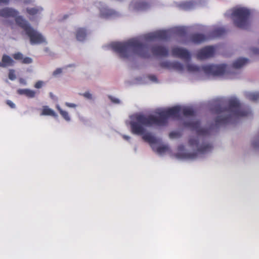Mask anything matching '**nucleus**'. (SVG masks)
Instances as JSON below:
<instances>
[{
	"instance_id": "obj_21",
	"label": "nucleus",
	"mask_w": 259,
	"mask_h": 259,
	"mask_svg": "<svg viewBox=\"0 0 259 259\" xmlns=\"http://www.w3.org/2000/svg\"><path fill=\"white\" fill-rule=\"evenodd\" d=\"M181 112L185 116H194L195 115V111L190 107H184L181 109Z\"/></svg>"
},
{
	"instance_id": "obj_37",
	"label": "nucleus",
	"mask_w": 259,
	"mask_h": 259,
	"mask_svg": "<svg viewBox=\"0 0 259 259\" xmlns=\"http://www.w3.org/2000/svg\"><path fill=\"white\" fill-rule=\"evenodd\" d=\"M197 156V154L195 153H187V157L190 159H194L196 158Z\"/></svg>"
},
{
	"instance_id": "obj_12",
	"label": "nucleus",
	"mask_w": 259,
	"mask_h": 259,
	"mask_svg": "<svg viewBox=\"0 0 259 259\" xmlns=\"http://www.w3.org/2000/svg\"><path fill=\"white\" fill-rule=\"evenodd\" d=\"M172 55L174 57H178L185 60H190V54L186 49L179 47H175L172 49Z\"/></svg>"
},
{
	"instance_id": "obj_41",
	"label": "nucleus",
	"mask_w": 259,
	"mask_h": 259,
	"mask_svg": "<svg viewBox=\"0 0 259 259\" xmlns=\"http://www.w3.org/2000/svg\"><path fill=\"white\" fill-rule=\"evenodd\" d=\"M66 105L67 107H73V108H74V107H75L76 106V105L75 104L70 103H66Z\"/></svg>"
},
{
	"instance_id": "obj_44",
	"label": "nucleus",
	"mask_w": 259,
	"mask_h": 259,
	"mask_svg": "<svg viewBox=\"0 0 259 259\" xmlns=\"http://www.w3.org/2000/svg\"><path fill=\"white\" fill-rule=\"evenodd\" d=\"M252 51L254 54H259V49H258L253 48V49H252Z\"/></svg>"
},
{
	"instance_id": "obj_29",
	"label": "nucleus",
	"mask_w": 259,
	"mask_h": 259,
	"mask_svg": "<svg viewBox=\"0 0 259 259\" xmlns=\"http://www.w3.org/2000/svg\"><path fill=\"white\" fill-rule=\"evenodd\" d=\"M159 65L162 68L170 69H171L172 62L169 61H164L161 62Z\"/></svg>"
},
{
	"instance_id": "obj_48",
	"label": "nucleus",
	"mask_w": 259,
	"mask_h": 259,
	"mask_svg": "<svg viewBox=\"0 0 259 259\" xmlns=\"http://www.w3.org/2000/svg\"><path fill=\"white\" fill-rule=\"evenodd\" d=\"M109 98H110V99L111 101L112 102H113V98L112 97H109Z\"/></svg>"
},
{
	"instance_id": "obj_25",
	"label": "nucleus",
	"mask_w": 259,
	"mask_h": 259,
	"mask_svg": "<svg viewBox=\"0 0 259 259\" xmlns=\"http://www.w3.org/2000/svg\"><path fill=\"white\" fill-rule=\"evenodd\" d=\"M171 69L176 70L178 71H182L184 69V66L181 63L179 62H172Z\"/></svg>"
},
{
	"instance_id": "obj_1",
	"label": "nucleus",
	"mask_w": 259,
	"mask_h": 259,
	"mask_svg": "<svg viewBox=\"0 0 259 259\" xmlns=\"http://www.w3.org/2000/svg\"><path fill=\"white\" fill-rule=\"evenodd\" d=\"M181 112V108L175 106L158 112V116L153 115H137L130 122L132 132L135 134H142L145 132L144 126L165 125L169 117L179 118Z\"/></svg>"
},
{
	"instance_id": "obj_46",
	"label": "nucleus",
	"mask_w": 259,
	"mask_h": 259,
	"mask_svg": "<svg viewBox=\"0 0 259 259\" xmlns=\"http://www.w3.org/2000/svg\"><path fill=\"white\" fill-rule=\"evenodd\" d=\"M109 48L111 50H113V44L112 42L109 45Z\"/></svg>"
},
{
	"instance_id": "obj_4",
	"label": "nucleus",
	"mask_w": 259,
	"mask_h": 259,
	"mask_svg": "<svg viewBox=\"0 0 259 259\" xmlns=\"http://www.w3.org/2000/svg\"><path fill=\"white\" fill-rule=\"evenodd\" d=\"M114 51L123 58H128L135 54L143 58L150 57L147 46L136 39H132L123 43L114 42Z\"/></svg>"
},
{
	"instance_id": "obj_15",
	"label": "nucleus",
	"mask_w": 259,
	"mask_h": 259,
	"mask_svg": "<svg viewBox=\"0 0 259 259\" xmlns=\"http://www.w3.org/2000/svg\"><path fill=\"white\" fill-rule=\"evenodd\" d=\"M76 38L78 41H83L87 35V30L84 28H77L75 32Z\"/></svg>"
},
{
	"instance_id": "obj_32",
	"label": "nucleus",
	"mask_w": 259,
	"mask_h": 259,
	"mask_svg": "<svg viewBox=\"0 0 259 259\" xmlns=\"http://www.w3.org/2000/svg\"><path fill=\"white\" fill-rule=\"evenodd\" d=\"M168 149V147L166 146H160L157 148V152L158 153H162L165 152Z\"/></svg>"
},
{
	"instance_id": "obj_9",
	"label": "nucleus",
	"mask_w": 259,
	"mask_h": 259,
	"mask_svg": "<svg viewBox=\"0 0 259 259\" xmlns=\"http://www.w3.org/2000/svg\"><path fill=\"white\" fill-rule=\"evenodd\" d=\"M186 127L190 128L191 130L196 131L197 135L199 136H206L210 133V128H201L200 127V122L199 121L184 122Z\"/></svg>"
},
{
	"instance_id": "obj_43",
	"label": "nucleus",
	"mask_w": 259,
	"mask_h": 259,
	"mask_svg": "<svg viewBox=\"0 0 259 259\" xmlns=\"http://www.w3.org/2000/svg\"><path fill=\"white\" fill-rule=\"evenodd\" d=\"M149 78L152 81H157V78L155 75H150L149 76Z\"/></svg>"
},
{
	"instance_id": "obj_49",
	"label": "nucleus",
	"mask_w": 259,
	"mask_h": 259,
	"mask_svg": "<svg viewBox=\"0 0 259 259\" xmlns=\"http://www.w3.org/2000/svg\"><path fill=\"white\" fill-rule=\"evenodd\" d=\"M125 138H126V139H128L129 138L128 137H125Z\"/></svg>"
},
{
	"instance_id": "obj_30",
	"label": "nucleus",
	"mask_w": 259,
	"mask_h": 259,
	"mask_svg": "<svg viewBox=\"0 0 259 259\" xmlns=\"http://www.w3.org/2000/svg\"><path fill=\"white\" fill-rule=\"evenodd\" d=\"M176 33L180 36H184L186 33V31L185 28L180 27L176 30Z\"/></svg>"
},
{
	"instance_id": "obj_8",
	"label": "nucleus",
	"mask_w": 259,
	"mask_h": 259,
	"mask_svg": "<svg viewBox=\"0 0 259 259\" xmlns=\"http://www.w3.org/2000/svg\"><path fill=\"white\" fill-rule=\"evenodd\" d=\"M227 68L226 64L208 65L202 66V70L207 74L221 76L225 74Z\"/></svg>"
},
{
	"instance_id": "obj_20",
	"label": "nucleus",
	"mask_w": 259,
	"mask_h": 259,
	"mask_svg": "<svg viewBox=\"0 0 259 259\" xmlns=\"http://www.w3.org/2000/svg\"><path fill=\"white\" fill-rule=\"evenodd\" d=\"M132 5H133V7L138 10L144 9L147 6V4L145 2L138 0H134L132 2Z\"/></svg>"
},
{
	"instance_id": "obj_5",
	"label": "nucleus",
	"mask_w": 259,
	"mask_h": 259,
	"mask_svg": "<svg viewBox=\"0 0 259 259\" xmlns=\"http://www.w3.org/2000/svg\"><path fill=\"white\" fill-rule=\"evenodd\" d=\"M250 12L245 8H238L232 10L231 19L234 25L239 28L246 29L249 24Z\"/></svg>"
},
{
	"instance_id": "obj_31",
	"label": "nucleus",
	"mask_w": 259,
	"mask_h": 259,
	"mask_svg": "<svg viewBox=\"0 0 259 259\" xmlns=\"http://www.w3.org/2000/svg\"><path fill=\"white\" fill-rule=\"evenodd\" d=\"M9 78L11 80H14L16 78L15 71L14 69H10L8 75Z\"/></svg>"
},
{
	"instance_id": "obj_36",
	"label": "nucleus",
	"mask_w": 259,
	"mask_h": 259,
	"mask_svg": "<svg viewBox=\"0 0 259 259\" xmlns=\"http://www.w3.org/2000/svg\"><path fill=\"white\" fill-rule=\"evenodd\" d=\"M42 84L43 82L42 81H38L35 83L34 87L36 89H40L42 87Z\"/></svg>"
},
{
	"instance_id": "obj_34",
	"label": "nucleus",
	"mask_w": 259,
	"mask_h": 259,
	"mask_svg": "<svg viewBox=\"0 0 259 259\" xmlns=\"http://www.w3.org/2000/svg\"><path fill=\"white\" fill-rule=\"evenodd\" d=\"M21 62L22 64H30L32 62V60L30 57H23Z\"/></svg>"
},
{
	"instance_id": "obj_11",
	"label": "nucleus",
	"mask_w": 259,
	"mask_h": 259,
	"mask_svg": "<svg viewBox=\"0 0 259 259\" xmlns=\"http://www.w3.org/2000/svg\"><path fill=\"white\" fill-rule=\"evenodd\" d=\"M214 54V49L211 46L205 47L200 50L197 54V58L199 60H204L210 58Z\"/></svg>"
},
{
	"instance_id": "obj_10",
	"label": "nucleus",
	"mask_w": 259,
	"mask_h": 259,
	"mask_svg": "<svg viewBox=\"0 0 259 259\" xmlns=\"http://www.w3.org/2000/svg\"><path fill=\"white\" fill-rule=\"evenodd\" d=\"M170 31L169 30H159L147 34L145 37L148 40H165L170 37Z\"/></svg>"
},
{
	"instance_id": "obj_27",
	"label": "nucleus",
	"mask_w": 259,
	"mask_h": 259,
	"mask_svg": "<svg viewBox=\"0 0 259 259\" xmlns=\"http://www.w3.org/2000/svg\"><path fill=\"white\" fill-rule=\"evenodd\" d=\"M194 5V3L193 1H188L183 3L181 4V7L185 10H189L192 9Z\"/></svg>"
},
{
	"instance_id": "obj_13",
	"label": "nucleus",
	"mask_w": 259,
	"mask_h": 259,
	"mask_svg": "<svg viewBox=\"0 0 259 259\" xmlns=\"http://www.w3.org/2000/svg\"><path fill=\"white\" fill-rule=\"evenodd\" d=\"M151 51L153 55L157 56L166 57L168 54V49L162 46H153L151 48Z\"/></svg>"
},
{
	"instance_id": "obj_23",
	"label": "nucleus",
	"mask_w": 259,
	"mask_h": 259,
	"mask_svg": "<svg viewBox=\"0 0 259 259\" xmlns=\"http://www.w3.org/2000/svg\"><path fill=\"white\" fill-rule=\"evenodd\" d=\"M112 14V11L107 8H103L100 10V15L102 17L107 18Z\"/></svg>"
},
{
	"instance_id": "obj_28",
	"label": "nucleus",
	"mask_w": 259,
	"mask_h": 259,
	"mask_svg": "<svg viewBox=\"0 0 259 259\" xmlns=\"http://www.w3.org/2000/svg\"><path fill=\"white\" fill-rule=\"evenodd\" d=\"M187 70L189 72H194L199 71V67L194 64H188L187 66Z\"/></svg>"
},
{
	"instance_id": "obj_39",
	"label": "nucleus",
	"mask_w": 259,
	"mask_h": 259,
	"mask_svg": "<svg viewBox=\"0 0 259 259\" xmlns=\"http://www.w3.org/2000/svg\"><path fill=\"white\" fill-rule=\"evenodd\" d=\"M62 73V69L61 68H57L53 72V75L56 76Z\"/></svg>"
},
{
	"instance_id": "obj_18",
	"label": "nucleus",
	"mask_w": 259,
	"mask_h": 259,
	"mask_svg": "<svg viewBox=\"0 0 259 259\" xmlns=\"http://www.w3.org/2000/svg\"><path fill=\"white\" fill-rule=\"evenodd\" d=\"M40 115L51 116L54 117L57 116L55 112L47 106H43Z\"/></svg>"
},
{
	"instance_id": "obj_22",
	"label": "nucleus",
	"mask_w": 259,
	"mask_h": 259,
	"mask_svg": "<svg viewBox=\"0 0 259 259\" xmlns=\"http://www.w3.org/2000/svg\"><path fill=\"white\" fill-rule=\"evenodd\" d=\"M42 9L41 8H27L26 11L28 14L31 16H34L37 14H39Z\"/></svg>"
},
{
	"instance_id": "obj_17",
	"label": "nucleus",
	"mask_w": 259,
	"mask_h": 259,
	"mask_svg": "<svg viewBox=\"0 0 259 259\" xmlns=\"http://www.w3.org/2000/svg\"><path fill=\"white\" fill-rule=\"evenodd\" d=\"M248 62L249 60L248 59L244 58H239L233 62L232 67L235 69H239L246 64Z\"/></svg>"
},
{
	"instance_id": "obj_3",
	"label": "nucleus",
	"mask_w": 259,
	"mask_h": 259,
	"mask_svg": "<svg viewBox=\"0 0 259 259\" xmlns=\"http://www.w3.org/2000/svg\"><path fill=\"white\" fill-rule=\"evenodd\" d=\"M18 15V12L12 8H5L0 10V16L15 18L16 24L25 32L31 45L46 42V39L41 33L33 28L26 20Z\"/></svg>"
},
{
	"instance_id": "obj_14",
	"label": "nucleus",
	"mask_w": 259,
	"mask_h": 259,
	"mask_svg": "<svg viewBox=\"0 0 259 259\" xmlns=\"http://www.w3.org/2000/svg\"><path fill=\"white\" fill-rule=\"evenodd\" d=\"M145 127H147V126H144V128ZM146 129H145V132L142 134H138L139 135H143L142 138L143 139L149 143L150 144H156L157 142V139L153 136L151 134L149 133H145Z\"/></svg>"
},
{
	"instance_id": "obj_24",
	"label": "nucleus",
	"mask_w": 259,
	"mask_h": 259,
	"mask_svg": "<svg viewBox=\"0 0 259 259\" xmlns=\"http://www.w3.org/2000/svg\"><path fill=\"white\" fill-rule=\"evenodd\" d=\"M246 97L250 101H256L259 99V93H249L246 94Z\"/></svg>"
},
{
	"instance_id": "obj_2",
	"label": "nucleus",
	"mask_w": 259,
	"mask_h": 259,
	"mask_svg": "<svg viewBox=\"0 0 259 259\" xmlns=\"http://www.w3.org/2000/svg\"><path fill=\"white\" fill-rule=\"evenodd\" d=\"M215 111L218 114L215 119L217 126L226 124L235 118L251 114L250 108H242L239 100L236 98L229 100L227 107L223 108L221 105L215 106Z\"/></svg>"
},
{
	"instance_id": "obj_45",
	"label": "nucleus",
	"mask_w": 259,
	"mask_h": 259,
	"mask_svg": "<svg viewBox=\"0 0 259 259\" xmlns=\"http://www.w3.org/2000/svg\"><path fill=\"white\" fill-rule=\"evenodd\" d=\"M121 102V101L118 99H116V98H114V104H120Z\"/></svg>"
},
{
	"instance_id": "obj_33",
	"label": "nucleus",
	"mask_w": 259,
	"mask_h": 259,
	"mask_svg": "<svg viewBox=\"0 0 259 259\" xmlns=\"http://www.w3.org/2000/svg\"><path fill=\"white\" fill-rule=\"evenodd\" d=\"M23 55L22 53H20V52H18L17 53H15L13 55V57L16 60H20V61H22L23 58Z\"/></svg>"
},
{
	"instance_id": "obj_35",
	"label": "nucleus",
	"mask_w": 259,
	"mask_h": 259,
	"mask_svg": "<svg viewBox=\"0 0 259 259\" xmlns=\"http://www.w3.org/2000/svg\"><path fill=\"white\" fill-rule=\"evenodd\" d=\"M169 136L170 138H176L180 137L179 133L177 132H172L169 133Z\"/></svg>"
},
{
	"instance_id": "obj_38",
	"label": "nucleus",
	"mask_w": 259,
	"mask_h": 259,
	"mask_svg": "<svg viewBox=\"0 0 259 259\" xmlns=\"http://www.w3.org/2000/svg\"><path fill=\"white\" fill-rule=\"evenodd\" d=\"M6 103L8 105H9L11 108H15V104L12 102L11 100H7Z\"/></svg>"
},
{
	"instance_id": "obj_6",
	"label": "nucleus",
	"mask_w": 259,
	"mask_h": 259,
	"mask_svg": "<svg viewBox=\"0 0 259 259\" xmlns=\"http://www.w3.org/2000/svg\"><path fill=\"white\" fill-rule=\"evenodd\" d=\"M227 30L223 27H215L206 36L201 33L192 34L190 37V41L195 44H200L206 40L214 37H220L226 34Z\"/></svg>"
},
{
	"instance_id": "obj_16",
	"label": "nucleus",
	"mask_w": 259,
	"mask_h": 259,
	"mask_svg": "<svg viewBox=\"0 0 259 259\" xmlns=\"http://www.w3.org/2000/svg\"><path fill=\"white\" fill-rule=\"evenodd\" d=\"M14 60L8 55H4L2 57V62H0V67H6L13 65Z\"/></svg>"
},
{
	"instance_id": "obj_7",
	"label": "nucleus",
	"mask_w": 259,
	"mask_h": 259,
	"mask_svg": "<svg viewBox=\"0 0 259 259\" xmlns=\"http://www.w3.org/2000/svg\"><path fill=\"white\" fill-rule=\"evenodd\" d=\"M189 144L191 147H196L197 152L201 154L211 151L213 148L211 144L204 142L201 145H199V139L198 137L190 138L189 140Z\"/></svg>"
},
{
	"instance_id": "obj_19",
	"label": "nucleus",
	"mask_w": 259,
	"mask_h": 259,
	"mask_svg": "<svg viewBox=\"0 0 259 259\" xmlns=\"http://www.w3.org/2000/svg\"><path fill=\"white\" fill-rule=\"evenodd\" d=\"M17 93L21 95H24L28 98H33L35 95V92L34 91L27 89H19L17 90Z\"/></svg>"
},
{
	"instance_id": "obj_42",
	"label": "nucleus",
	"mask_w": 259,
	"mask_h": 259,
	"mask_svg": "<svg viewBox=\"0 0 259 259\" xmlns=\"http://www.w3.org/2000/svg\"><path fill=\"white\" fill-rule=\"evenodd\" d=\"M9 3V0H0V5L2 4L8 5Z\"/></svg>"
},
{
	"instance_id": "obj_47",
	"label": "nucleus",
	"mask_w": 259,
	"mask_h": 259,
	"mask_svg": "<svg viewBox=\"0 0 259 259\" xmlns=\"http://www.w3.org/2000/svg\"><path fill=\"white\" fill-rule=\"evenodd\" d=\"M20 82L22 83H25V81L22 78L20 79Z\"/></svg>"
},
{
	"instance_id": "obj_26",
	"label": "nucleus",
	"mask_w": 259,
	"mask_h": 259,
	"mask_svg": "<svg viewBox=\"0 0 259 259\" xmlns=\"http://www.w3.org/2000/svg\"><path fill=\"white\" fill-rule=\"evenodd\" d=\"M57 109L60 114L61 115V116L63 117V118L65 120H66L67 121L70 120V116L68 114V113L67 111L63 110L59 106L57 107Z\"/></svg>"
},
{
	"instance_id": "obj_40",
	"label": "nucleus",
	"mask_w": 259,
	"mask_h": 259,
	"mask_svg": "<svg viewBox=\"0 0 259 259\" xmlns=\"http://www.w3.org/2000/svg\"><path fill=\"white\" fill-rule=\"evenodd\" d=\"M83 96L88 98V99H92V95L89 92H85L83 94Z\"/></svg>"
}]
</instances>
